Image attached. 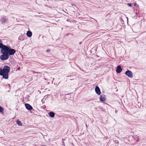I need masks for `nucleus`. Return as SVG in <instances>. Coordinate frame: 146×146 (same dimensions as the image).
<instances>
[{"instance_id":"obj_12","label":"nucleus","mask_w":146,"mask_h":146,"mask_svg":"<svg viewBox=\"0 0 146 146\" xmlns=\"http://www.w3.org/2000/svg\"><path fill=\"white\" fill-rule=\"evenodd\" d=\"M17 123L19 126H21L22 125V123L21 121L17 120Z\"/></svg>"},{"instance_id":"obj_16","label":"nucleus","mask_w":146,"mask_h":146,"mask_svg":"<svg viewBox=\"0 0 146 146\" xmlns=\"http://www.w3.org/2000/svg\"><path fill=\"white\" fill-rule=\"evenodd\" d=\"M50 49H49V50H47L46 51L47 52H50Z\"/></svg>"},{"instance_id":"obj_1","label":"nucleus","mask_w":146,"mask_h":146,"mask_svg":"<svg viewBox=\"0 0 146 146\" xmlns=\"http://www.w3.org/2000/svg\"><path fill=\"white\" fill-rule=\"evenodd\" d=\"M5 48L3 49V51L2 53L3 54L0 56V59L2 60H7L9 56L14 54L16 52V50L13 49H11L8 47L5 46Z\"/></svg>"},{"instance_id":"obj_20","label":"nucleus","mask_w":146,"mask_h":146,"mask_svg":"<svg viewBox=\"0 0 146 146\" xmlns=\"http://www.w3.org/2000/svg\"><path fill=\"white\" fill-rule=\"evenodd\" d=\"M86 127H87V126L86 124Z\"/></svg>"},{"instance_id":"obj_21","label":"nucleus","mask_w":146,"mask_h":146,"mask_svg":"<svg viewBox=\"0 0 146 146\" xmlns=\"http://www.w3.org/2000/svg\"><path fill=\"white\" fill-rule=\"evenodd\" d=\"M81 42H80L79 44H81Z\"/></svg>"},{"instance_id":"obj_5","label":"nucleus","mask_w":146,"mask_h":146,"mask_svg":"<svg viewBox=\"0 0 146 146\" xmlns=\"http://www.w3.org/2000/svg\"><path fill=\"white\" fill-rule=\"evenodd\" d=\"M7 21L8 19L6 17H1L0 20V21L2 23L6 22Z\"/></svg>"},{"instance_id":"obj_7","label":"nucleus","mask_w":146,"mask_h":146,"mask_svg":"<svg viewBox=\"0 0 146 146\" xmlns=\"http://www.w3.org/2000/svg\"><path fill=\"white\" fill-rule=\"evenodd\" d=\"M106 98H105V96L104 95H101L100 98V101L102 102H105L106 101Z\"/></svg>"},{"instance_id":"obj_19","label":"nucleus","mask_w":146,"mask_h":146,"mask_svg":"<svg viewBox=\"0 0 146 146\" xmlns=\"http://www.w3.org/2000/svg\"><path fill=\"white\" fill-rule=\"evenodd\" d=\"M80 70H81L82 71H83V70L82 69L80 68Z\"/></svg>"},{"instance_id":"obj_4","label":"nucleus","mask_w":146,"mask_h":146,"mask_svg":"<svg viewBox=\"0 0 146 146\" xmlns=\"http://www.w3.org/2000/svg\"><path fill=\"white\" fill-rule=\"evenodd\" d=\"M5 46H6L3 45V44L2 43V42L0 39V48H1V53L3 51V49L5 48Z\"/></svg>"},{"instance_id":"obj_11","label":"nucleus","mask_w":146,"mask_h":146,"mask_svg":"<svg viewBox=\"0 0 146 146\" xmlns=\"http://www.w3.org/2000/svg\"><path fill=\"white\" fill-rule=\"evenodd\" d=\"M49 114L50 116L52 117H54L55 115L54 113L52 112H49Z\"/></svg>"},{"instance_id":"obj_13","label":"nucleus","mask_w":146,"mask_h":146,"mask_svg":"<svg viewBox=\"0 0 146 146\" xmlns=\"http://www.w3.org/2000/svg\"><path fill=\"white\" fill-rule=\"evenodd\" d=\"M4 111V108L0 106V112H3Z\"/></svg>"},{"instance_id":"obj_8","label":"nucleus","mask_w":146,"mask_h":146,"mask_svg":"<svg viewBox=\"0 0 146 146\" xmlns=\"http://www.w3.org/2000/svg\"><path fill=\"white\" fill-rule=\"evenodd\" d=\"M26 108L29 110H31L32 109V107L31 105L28 104H25Z\"/></svg>"},{"instance_id":"obj_10","label":"nucleus","mask_w":146,"mask_h":146,"mask_svg":"<svg viewBox=\"0 0 146 146\" xmlns=\"http://www.w3.org/2000/svg\"><path fill=\"white\" fill-rule=\"evenodd\" d=\"M27 36L29 37H31L32 35V33L30 31H28L27 33Z\"/></svg>"},{"instance_id":"obj_18","label":"nucleus","mask_w":146,"mask_h":146,"mask_svg":"<svg viewBox=\"0 0 146 146\" xmlns=\"http://www.w3.org/2000/svg\"><path fill=\"white\" fill-rule=\"evenodd\" d=\"M33 73H34H34H36V72H35V71H33Z\"/></svg>"},{"instance_id":"obj_17","label":"nucleus","mask_w":146,"mask_h":146,"mask_svg":"<svg viewBox=\"0 0 146 146\" xmlns=\"http://www.w3.org/2000/svg\"><path fill=\"white\" fill-rule=\"evenodd\" d=\"M66 21H67L68 22H70V19H68L66 20Z\"/></svg>"},{"instance_id":"obj_6","label":"nucleus","mask_w":146,"mask_h":146,"mask_svg":"<svg viewBox=\"0 0 146 146\" xmlns=\"http://www.w3.org/2000/svg\"><path fill=\"white\" fill-rule=\"evenodd\" d=\"M95 91L97 94L98 95L100 94L101 93L100 90V88L98 86H96L95 88Z\"/></svg>"},{"instance_id":"obj_2","label":"nucleus","mask_w":146,"mask_h":146,"mask_svg":"<svg viewBox=\"0 0 146 146\" xmlns=\"http://www.w3.org/2000/svg\"><path fill=\"white\" fill-rule=\"evenodd\" d=\"M10 70V68L7 66H5L3 69L0 68V75L2 76L3 78L7 79L8 78V73Z\"/></svg>"},{"instance_id":"obj_15","label":"nucleus","mask_w":146,"mask_h":146,"mask_svg":"<svg viewBox=\"0 0 146 146\" xmlns=\"http://www.w3.org/2000/svg\"><path fill=\"white\" fill-rule=\"evenodd\" d=\"M115 143H116L117 144H118L119 143V141H115Z\"/></svg>"},{"instance_id":"obj_9","label":"nucleus","mask_w":146,"mask_h":146,"mask_svg":"<svg viewBox=\"0 0 146 146\" xmlns=\"http://www.w3.org/2000/svg\"><path fill=\"white\" fill-rule=\"evenodd\" d=\"M122 70V69L121 68V66L120 65L118 66H117V69L116 70V71L117 73H119Z\"/></svg>"},{"instance_id":"obj_3","label":"nucleus","mask_w":146,"mask_h":146,"mask_svg":"<svg viewBox=\"0 0 146 146\" xmlns=\"http://www.w3.org/2000/svg\"><path fill=\"white\" fill-rule=\"evenodd\" d=\"M125 74L129 77L132 78L133 77L132 73L130 70H128L127 71L125 72Z\"/></svg>"},{"instance_id":"obj_14","label":"nucleus","mask_w":146,"mask_h":146,"mask_svg":"<svg viewBox=\"0 0 146 146\" xmlns=\"http://www.w3.org/2000/svg\"><path fill=\"white\" fill-rule=\"evenodd\" d=\"M127 4V5L129 7H131L132 6V4L131 3H128Z\"/></svg>"}]
</instances>
